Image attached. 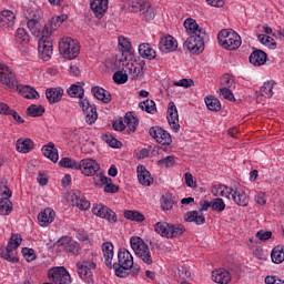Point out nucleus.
I'll return each mask as SVG.
<instances>
[{"instance_id":"obj_34","label":"nucleus","mask_w":284,"mask_h":284,"mask_svg":"<svg viewBox=\"0 0 284 284\" xmlns=\"http://www.w3.org/2000/svg\"><path fill=\"white\" fill-rule=\"evenodd\" d=\"M174 203H176V197L172 193H165L161 197V207L163 212H168L174 207Z\"/></svg>"},{"instance_id":"obj_15","label":"nucleus","mask_w":284,"mask_h":284,"mask_svg":"<svg viewBox=\"0 0 284 284\" xmlns=\"http://www.w3.org/2000/svg\"><path fill=\"white\" fill-rule=\"evenodd\" d=\"M149 134L160 145H170L172 143V135L161 126H152L149 130Z\"/></svg>"},{"instance_id":"obj_39","label":"nucleus","mask_w":284,"mask_h":284,"mask_svg":"<svg viewBox=\"0 0 284 284\" xmlns=\"http://www.w3.org/2000/svg\"><path fill=\"white\" fill-rule=\"evenodd\" d=\"M45 113V108L43 105H37V104H31L30 106L27 108L26 114L27 116H43Z\"/></svg>"},{"instance_id":"obj_52","label":"nucleus","mask_w":284,"mask_h":284,"mask_svg":"<svg viewBox=\"0 0 284 284\" xmlns=\"http://www.w3.org/2000/svg\"><path fill=\"white\" fill-rule=\"evenodd\" d=\"M110 181H112V179L103 175L102 173H98L93 178V183L94 185H97V187H101V185H106L110 183Z\"/></svg>"},{"instance_id":"obj_7","label":"nucleus","mask_w":284,"mask_h":284,"mask_svg":"<svg viewBox=\"0 0 284 284\" xmlns=\"http://www.w3.org/2000/svg\"><path fill=\"white\" fill-rule=\"evenodd\" d=\"M22 241L23 239L21 237V234H13L10 237L6 251L1 252V258H4V261H8L9 263H19V257L14 255L13 250H17V247L21 245Z\"/></svg>"},{"instance_id":"obj_44","label":"nucleus","mask_w":284,"mask_h":284,"mask_svg":"<svg viewBox=\"0 0 284 284\" xmlns=\"http://www.w3.org/2000/svg\"><path fill=\"white\" fill-rule=\"evenodd\" d=\"M16 42L20 43L21 45L30 43V36L28 34V31H26V29H23V28L17 29Z\"/></svg>"},{"instance_id":"obj_13","label":"nucleus","mask_w":284,"mask_h":284,"mask_svg":"<svg viewBox=\"0 0 284 284\" xmlns=\"http://www.w3.org/2000/svg\"><path fill=\"white\" fill-rule=\"evenodd\" d=\"M79 105L85 116L87 123L89 125L95 123L97 119H99V113H97V106L94 104H91L88 98H84V100H79Z\"/></svg>"},{"instance_id":"obj_20","label":"nucleus","mask_w":284,"mask_h":284,"mask_svg":"<svg viewBox=\"0 0 284 284\" xmlns=\"http://www.w3.org/2000/svg\"><path fill=\"white\" fill-rule=\"evenodd\" d=\"M109 0H91L90 7L97 19H103L108 12Z\"/></svg>"},{"instance_id":"obj_22","label":"nucleus","mask_w":284,"mask_h":284,"mask_svg":"<svg viewBox=\"0 0 284 284\" xmlns=\"http://www.w3.org/2000/svg\"><path fill=\"white\" fill-rule=\"evenodd\" d=\"M54 216H57L54 210L50 207L44 209L38 214V223L41 227H48V225L54 221Z\"/></svg>"},{"instance_id":"obj_6","label":"nucleus","mask_w":284,"mask_h":284,"mask_svg":"<svg viewBox=\"0 0 284 284\" xmlns=\"http://www.w3.org/2000/svg\"><path fill=\"white\" fill-rule=\"evenodd\" d=\"M200 211H189L184 214V221L186 223H195V225H203L205 223V215L201 212H207L212 207V202L204 200L200 202Z\"/></svg>"},{"instance_id":"obj_46","label":"nucleus","mask_w":284,"mask_h":284,"mask_svg":"<svg viewBox=\"0 0 284 284\" xmlns=\"http://www.w3.org/2000/svg\"><path fill=\"white\" fill-rule=\"evenodd\" d=\"M205 104L211 112H219L221 110V101L212 95L205 98Z\"/></svg>"},{"instance_id":"obj_37","label":"nucleus","mask_w":284,"mask_h":284,"mask_svg":"<svg viewBox=\"0 0 284 284\" xmlns=\"http://www.w3.org/2000/svg\"><path fill=\"white\" fill-rule=\"evenodd\" d=\"M67 92L71 98H78L80 99L79 101H85V99H83V95L85 94V90L83 89V87L79 84H72Z\"/></svg>"},{"instance_id":"obj_59","label":"nucleus","mask_w":284,"mask_h":284,"mask_svg":"<svg viewBox=\"0 0 284 284\" xmlns=\"http://www.w3.org/2000/svg\"><path fill=\"white\" fill-rule=\"evenodd\" d=\"M27 26L32 34L39 36L41 32V30H39V21H37V19H29Z\"/></svg>"},{"instance_id":"obj_62","label":"nucleus","mask_w":284,"mask_h":284,"mask_svg":"<svg viewBox=\"0 0 284 284\" xmlns=\"http://www.w3.org/2000/svg\"><path fill=\"white\" fill-rule=\"evenodd\" d=\"M119 45L120 48H122L123 52H130V50H132V43H130V40H128V38L120 37Z\"/></svg>"},{"instance_id":"obj_60","label":"nucleus","mask_w":284,"mask_h":284,"mask_svg":"<svg viewBox=\"0 0 284 284\" xmlns=\"http://www.w3.org/2000/svg\"><path fill=\"white\" fill-rule=\"evenodd\" d=\"M174 163V156L172 155H169L158 161V165H160L161 168H173Z\"/></svg>"},{"instance_id":"obj_23","label":"nucleus","mask_w":284,"mask_h":284,"mask_svg":"<svg viewBox=\"0 0 284 284\" xmlns=\"http://www.w3.org/2000/svg\"><path fill=\"white\" fill-rule=\"evenodd\" d=\"M123 72H126L128 77H130L131 81H136L138 79H143V71L139 69L135 62H126L123 67Z\"/></svg>"},{"instance_id":"obj_9","label":"nucleus","mask_w":284,"mask_h":284,"mask_svg":"<svg viewBox=\"0 0 284 284\" xmlns=\"http://www.w3.org/2000/svg\"><path fill=\"white\" fill-rule=\"evenodd\" d=\"M38 51L44 61H50L52 58V39L48 36V30H42V36L38 42Z\"/></svg>"},{"instance_id":"obj_47","label":"nucleus","mask_w":284,"mask_h":284,"mask_svg":"<svg viewBox=\"0 0 284 284\" xmlns=\"http://www.w3.org/2000/svg\"><path fill=\"white\" fill-rule=\"evenodd\" d=\"M139 108L142 109L143 112H148L149 114H154L156 112V103L153 100H145L139 103Z\"/></svg>"},{"instance_id":"obj_16","label":"nucleus","mask_w":284,"mask_h":284,"mask_svg":"<svg viewBox=\"0 0 284 284\" xmlns=\"http://www.w3.org/2000/svg\"><path fill=\"white\" fill-rule=\"evenodd\" d=\"M84 176H97L101 165L97 163L93 159H83L80 161V169Z\"/></svg>"},{"instance_id":"obj_8","label":"nucleus","mask_w":284,"mask_h":284,"mask_svg":"<svg viewBox=\"0 0 284 284\" xmlns=\"http://www.w3.org/2000/svg\"><path fill=\"white\" fill-rule=\"evenodd\" d=\"M184 48L192 54H201L205 50V33L190 36L184 42Z\"/></svg>"},{"instance_id":"obj_45","label":"nucleus","mask_w":284,"mask_h":284,"mask_svg":"<svg viewBox=\"0 0 284 284\" xmlns=\"http://www.w3.org/2000/svg\"><path fill=\"white\" fill-rule=\"evenodd\" d=\"M124 219H128L129 221H136V223H143L145 221V215H143L139 211H124Z\"/></svg>"},{"instance_id":"obj_35","label":"nucleus","mask_w":284,"mask_h":284,"mask_svg":"<svg viewBox=\"0 0 284 284\" xmlns=\"http://www.w3.org/2000/svg\"><path fill=\"white\" fill-rule=\"evenodd\" d=\"M16 145L17 150L22 154H28V152L34 149V142L30 139H19Z\"/></svg>"},{"instance_id":"obj_53","label":"nucleus","mask_w":284,"mask_h":284,"mask_svg":"<svg viewBox=\"0 0 284 284\" xmlns=\"http://www.w3.org/2000/svg\"><path fill=\"white\" fill-rule=\"evenodd\" d=\"M113 81L114 83H118V85H123V83H128V73L123 71H116L113 74Z\"/></svg>"},{"instance_id":"obj_26","label":"nucleus","mask_w":284,"mask_h":284,"mask_svg":"<svg viewBox=\"0 0 284 284\" xmlns=\"http://www.w3.org/2000/svg\"><path fill=\"white\" fill-rule=\"evenodd\" d=\"M42 154L53 163L59 161V150L54 148L52 142H49L47 145L42 146Z\"/></svg>"},{"instance_id":"obj_41","label":"nucleus","mask_w":284,"mask_h":284,"mask_svg":"<svg viewBox=\"0 0 284 284\" xmlns=\"http://www.w3.org/2000/svg\"><path fill=\"white\" fill-rule=\"evenodd\" d=\"M154 230L156 234H160V236H164V239H170V223L168 222H158L154 225Z\"/></svg>"},{"instance_id":"obj_48","label":"nucleus","mask_w":284,"mask_h":284,"mask_svg":"<svg viewBox=\"0 0 284 284\" xmlns=\"http://www.w3.org/2000/svg\"><path fill=\"white\" fill-rule=\"evenodd\" d=\"M273 263H283L284 261V248L283 246H275L271 253Z\"/></svg>"},{"instance_id":"obj_50","label":"nucleus","mask_w":284,"mask_h":284,"mask_svg":"<svg viewBox=\"0 0 284 284\" xmlns=\"http://www.w3.org/2000/svg\"><path fill=\"white\" fill-rule=\"evenodd\" d=\"M257 39H258L260 43H262L263 45H268L271 48V50H275L276 41L274 40V38H272L270 36H265V34H258Z\"/></svg>"},{"instance_id":"obj_27","label":"nucleus","mask_w":284,"mask_h":284,"mask_svg":"<svg viewBox=\"0 0 284 284\" xmlns=\"http://www.w3.org/2000/svg\"><path fill=\"white\" fill-rule=\"evenodd\" d=\"M102 251L104 255V263L109 270H112V258H114V245L110 242H105L102 245Z\"/></svg>"},{"instance_id":"obj_40","label":"nucleus","mask_w":284,"mask_h":284,"mask_svg":"<svg viewBox=\"0 0 284 284\" xmlns=\"http://www.w3.org/2000/svg\"><path fill=\"white\" fill-rule=\"evenodd\" d=\"M272 90H274V81L264 82V84L260 89V94L265 99H272V97H274V91Z\"/></svg>"},{"instance_id":"obj_57","label":"nucleus","mask_w":284,"mask_h":284,"mask_svg":"<svg viewBox=\"0 0 284 284\" xmlns=\"http://www.w3.org/2000/svg\"><path fill=\"white\" fill-rule=\"evenodd\" d=\"M73 203H75L79 210H90V201L85 200V197H79L75 195Z\"/></svg>"},{"instance_id":"obj_19","label":"nucleus","mask_w":284,"mask_h":284,"mask_svg":"<svg viewBox=\"0 0 284 284\" xmlns=\"http://www.w3.org/2000/svg\"><path fill=\"white\" fill-rule=\"evenodd\" d=\"M166 119L173 129V132H179V130H181V125L179 124V111L176 110L174 102L169 103Z\"/></svg>"},{"instance_id":"obj_54","label":"nucleus","mask_w":284,"mask_h":284,"mask_svg":"<svg viewBox=\"0 0 284 284\" xmlns=\"http://www.w3.org/2000/svg\"><path fill=\"white\" fill-rule=\"evenodd\" d=\"M213 212H223L225 210V202L221 197H216L211 202Z\"/></svg>"},{"instance_id":"obj_42","label":"nucleus","mask_w":284,"mask_h":284,"mask_svg":"<svg viewBox=\"0 0 284 284\" xmlns=\"http://www.w3.org/2000/svg\"><path fill=\"white\" fill-rule=\"evenodd\" d=\"M12 212V202H10V197H1L0 199V215L8 216Z\"/></svg>"},{"instance_id":"obj_61","label":"nucleus","mask_w":284,"mask_h":284,"mask_svg":"<svg viewBox=\"0 0 284 284\" xmlns=\"http://www.w3.org/2000/svg\"><path fill=\"white\" fill-rule=\"evenodd\" d=\"M22 254L28 263H32L37 258V254L32 248L24 247L22 248Z\"/></svg>"},{"instance_id":"obj_55","label":"nucleus","mask_w":284,"mask_h":284,"mask_svg":"<svg viewBox=\"0 0 284 284\" xmlns=\"http://www.w3.org/2000/svg\"><path fill=\"white\" fill-rule=\"evenodd\" d=\"M0 196H3V199L12 196V191L8 187V180L0 181Z\"/></svg>"},{"instance_id":"obj_43","label":"nucleus","mask_w":284,"mask_h":284,"mask_svg":"<svg viewBox=\"0 0 284 284\" xmlns=\"http://www.w3.org/2000/svg\"><path fill=\"white\" fill-rule=\"evenodd\" d=\"M219 192L222 196H226V199H230V196L234 194V189L227 187L226 185L214 186L212 190L214 196H219Z\"/></svg>"},{"instance_id":"obj_36","label":"nucleus","mask_w":284,"mask_h":284,"mask_svg":"<svg viewBox=\"0 0 284 284\" xmlns=\"http://www.w3.org/2000/svg\"><path fill=\"white\" fill-rule=\"evenodd\" d=\"M184 232L185 226L183 224L169 223V239H179V236H183Z\"/></svg>"},{"instance_id":"obj_28","label":"nucleus","mask_w":284,"mask_h":284,"mask_svg":"<svg viewBox=\"0 0 284 284\" xmlns=\"http://www.w3.org/2000/svg\"><path fill=\"white\" fill-rule=\"evenodd\" d=\"M91 92L94 98L98 99V101H102V103H110V101H112V94L101 87H92Z\"/></svg>"},{"instance_id":"obj_32","label":"nucleus","mask_w":284,"mask_h":284,"mask_svg":"<svg viewBox=\"0 0 284 284\" xmlns=\"http://www.w3.org/2000/svg\"><path fill=\"white\" fill-rule=\"evenodd\" d=\"M232 199L240 207H247V205H250V199L243 191L234 190L232 193Z\"/></svg>"},{"instance_id":"obj_24","label":"nucleus","mask_w":284,"mask_h":284,"mask_svg":"<svg viewBox=\"0 0 284 284\" xmlns=\"http://www.w3.org/2000/svg\"><path fill=\"white\" fill-rule=\"evenodd\" d=\"M248 60H250V63H252V65H255L257 68L261 65H265L267 61V53H265L261 49H256L251 53Z\"/></svg>"},{"instance_id":"obj_31","label":"nucleus","mask_w":284,"mask_h":284,"mask_svg":"<svg viewBox=\"0 0 284 284\" xmlns=\"http://www.w3.org/2000/svg\"><path fill=\"white\" fill-rule=\"evenodd\" d=\"M139 54L143 59H148L149 61H152L153 59H156V51L150 45V43H142L139 45Z\"/></svg>"},{"instance_id":"obj_1","label":"nucleus","mask_w":284,"mask_h":284,"mask_svg":"<svg viewBox=\"0 0 284 284\" xmlns=\"http://www.w3.org/2000/svg\"><path fill=\"white\" fill-rule=\"evenodd\" d=\"M134 265V257L126 248H120L118 252V262L112 264L115 276L125 278L130 274V267Z\"/></svg>"},{"instance_id":"obj_3","label":"nucleus","mask_w":284,"mask_h":284,"mask_svg":"<svg viewBox=\"0 0 284 284\" xmlns=\"http://www.w3.org/2000/svg\"><path fill=\"white\" fill-rule=\"evenodd\" d=\"M59 51L64 59L72 61V59H77V57H79L81 47L79 45V41L72 38H62L59 42Z\"/></svg>"},{"instance_id":"obj_30","label":"nucleus","mask_w":284,"mask_h":284,"mask_svg":"<svg viewBox=\"0 0 284 284\" xmlns=\"http://www.w3.org/2000/svg\"><path fill=\"white\" fill-rule=\"evenodd\" d=\"M184 28L189 34H205V31L203 28L199 27V23H196V20L189 18L184 21Z\"/></svg>"},{"instance_id":"obj_5","label":"nucleus","mask_w":284,"mask_h":284,"mask_svg":"<svg viewBox=\"0 0 284 284\" xmlns=\"http://www.w3.org/2000/svg\"><path fill=\"white\" fill-rule=\"evenodd\" d=\"M139 125V118L134 115V112H126L124 119L113 122V129L116 132H123L128 128V132H136Z\"/></svg>"},{"instance_id":"obj_33","label":"nucleus","mask_w":284,"mask_h":284,"mask_svg":"<svg viewBox=\"0 0 284 284\" xmlns=\"http://www.w3.org/2000/svg\"><path fill=\"white\" fill-rule=\"evenodd\" d=\"M45 94L49 103H59V101H61L63 97V89L61 88L47 89Z\"/></svg>"},{"instance_id":"obj_18","label":"nucleus","mask_w":284,"mask_h":284,"mask_svg":"<svg viewBox=\"0 0 284 284\" xmlns=\"http://www.w3.org/2000/svg\"><path fill=\"white\" fill-rule=\"evenodd\" d=\"M176 48H179V42L176 41V39H174V37L168 34L160 39L159 49L161 50V52H175Z\"/></svg>"},{"instance_id":"obj_38","label":"nucleus","mask_w":284,"mask_h":284,"mask_svg":"<svg viewBox=\"0 0 284 284\" xmlns=\"http://www.w3.org/2000/svg\"><path fill=\"white\" fill-rule=\"evenodd\" d=\"M60 168H68L69 170H81V162L71 158H62L59 162Z\"/></svg>"},{"instance_id":"obj_51","label":"nucleus","mask_w":284,"mask_h":284,"mask_svg":"<svg viewBox=\"0 0 284 284\" xmlns=\"http://www.w3.org/2000/svg\"><path fill=\"white\" fill-rule=\"evenodd\" d=\"M20 92L24 93V99H39V92H37V90H34V88L30 87V85H24Z\"/></svg>"},{"instance_id":"obj_17","label":"nucleus","mask_w":284,"mask_h":284,"mask_svg":"<svg viewBox=\"0 0 284 284\" xmlns=\"http://www.w3.org/2000/svg\"><path fill=\"white\" fill-rule=\"evenodd\" d=\"M92 213L100 219H105L109 223H116V213L103 204H95Z\"/></svg>"},{"instance_id":"obj_25","label":"nucleus","mask_w":284,"mask_h":284,"mask_svg":"<svg viewBox=\"0 0 284 284\" xmlns=\"http://www.w3.org/2000/svg\"><path fill=\"white\" fill-rule=\"evenodd\" d=\"M212 281L214 283L227 284L232 281V274L225 268H219L212 272Z\"/></svg>"},{"instance_id":"obj_29","label":"nucleus","mask_w":284,"mask_h":284,"mask_svg":"<svg viewBox=\"0 0 284 284\" xmlns=\"http://www.w3.org/2000/svg\"><path fill=\"white\" fill-rule=\"evenodd\" d=\"M14 12L4 10L0 13V28H12L14 26Z\"/></svg>"},{"instance_id":"obj_10","label":"nucleus","mask_w":284,"mask_h":284,"mask_svg":"<svg viewBox=\"0 0 284 284\" xmlns=\"http://www.w3.org/2000/svg\"><path fill=\"white\" fill-rule=\"evenodd\" d=\"M38 51L44 61H50L52 58V39L48 36V30H42V36L38 42Z\"/></svg>"},{"instance_id":"obj_14","label":"nucleus","mask_w":284,"mask_h":284,"mask_svg":"<svg viewBox=\"0 0 284 284\" xmlns=\"http://www.w3.org/2000/svg\"><path fill=\"white\" fill-rule=\"evenodd\" d=\"M58 244L71 256H79V254H81V245L70 236H62L58 241Z\"/></svg>"},{"instance_id":"obj_49","label":"nucleus","mask_w":284,"mask_h":284,"mask_svg":"<svg viewBox=\"0 0 284 284\" xmlns=\"http://www.w3.org/2000/svg\"><path fill=\"white\" fill-rule=\"evenodd\" d=\"M145 21H152V19H154L155 13H154V8H152V4H150V2H145L143 10L141 11Z\"/></svg>"},{"instance_id":"obj_64","label":"nucleus","mask_w":284,"mask_h":284,"mask_svg":"<svg viewBox=\"0 0 284 284\" xmlns=\"http://www.w3.org/2000/svg\"><path fill=\"white\" fill-rule=\"evenodd\" d=\"M220 94L223 95V99H225L226 101H235L234 99V93H232V90H230V88L224 87L220 90Z\"/></svg>"},{"instance_id":"obj_12","label":"nucleus","mask_w":284,"mask_h":284,"mask_svg":"<svg viewBox=\"0 0 284 284\" xmlns=\"http://www.w3.org/2000/svg\"><path fill=\"white\" fill-rule=\"evenodd\" d=\"M0 83L7 85L11 90H19V82L14 72L10 71V68L4 64H0Z\"/></svg>"},{"instance_id":"obj_21","label":"nucleus","mask_w":284,"mask_h":284,"mask_svg":"<svg viewBox=\"0 0 284 284\" xmlns=\"http://www.w3.org/2000/svg\"><path fill=\"white\" fill-rule=\"evenodd\" d=\"M136 172L138 181L141 185H144V187H150V185L154 183V178L152 174H150V171H148L144 165H138Z\"/></svg>"},{"instance_id":"obj_4","label":"nucleus","mask_w":284,"mask_h":284,"mask_svg":"<svg viewBox=\"0 0 284 284\" xmlns=\"http://www.w3.org/2000/svg\"><path fill=\"white\" fill-rule=\"evenodd\" d=\"M131 247L135 255H138L141 261L146 265H152L154 261L152 260V253L150 252V246L145 244V241L141 237H131Z\"/></svg>"},{"instance_id":"obj_63","label":"nucleus","mask_w":284,"mask_h":284,"mask_svg":"<svg viewBox=\"0 0 284 284\" xmlns=\"http://www.w3.org/2000/svg\"><path fill=\"white\" fill-rule=\"evenodd\" d=\"M174 85L176 88H192V87H194V80H192V79H181V80L174 82Z\"/></svg>"},{"instance_id":"obj_58","label":"nucleus","mask_w":284,"mask_h":284,"mask_svg":"<svg viewBox=\"0 0 284 284\" xmlns=\"http://www.w3.org/2000/svg\"><path fill=\"white\" fill-rule=\"evenodd\" d=\"M103 141H105V143H108V145H110V148H121V141L116 140L114 136L112 135H103L102 136Z\"/></svg>"},{"instance_id":"obj_11","label":"nucleus","mask_w":284,"mask_h":284,"mask_svg":"<svg viewBox=\"0 0 284 284\" xmlns=\"http://www.w3.org/2000/svg\"><path fill=\"white\" fill-rule=\"evenodd\" d=\"M78 275L82 281L90 283L92 281V270H97V263L91 260H82L75 264Z\"/></svg>"},{"instance_id":"obj_56","label":"nucleus","mask_w":284,"mask_h":284,"mask_svg":"<svg viewBox=\"0 0 284 284\" xmlns=\"http://www.w3.org/2000/svg\"><path fill=\"white\" fill-rule=\"evenodd\" d=\"M145 3H146L145 0H133L130 2V11L131 12H142Z\"/></svg>"},{"instance_id":"obj_2","label":"nucleus","mask_w":284,"mask_h":284,"mask_svg":"<svg viewBox=\"0 0 284 284\" xmlns=\"http://www.w3.org/2000/svg\"><path fill=\"white\" fill-rule=\"evenodd\" d=\"M219 43L224 48V50H239L241 48V36L236 33L235 31L223 29L217 34Z\"/></svg>"}]
</instances>
